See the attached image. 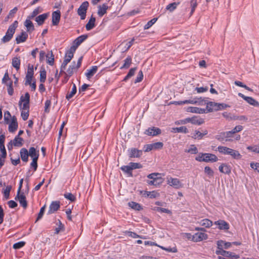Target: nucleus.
Returning <instances> with one entry per match:
<instances>
[{
  "mask_svg": "<svg viewBox=\"0 0 259 259\" xmlns=\"http://www.w3.org/2000/svg\"><path fill=\"white\" fill-rule=\"evenodd\" d=\"M218 249H221V248H224L228 249L232 245V243L225 242L223 240H219L217 242Z\"/></svg>",
  "mask_w": 259,
  "mask_h": 259,
  "instance_id": "c85d7f7f",
  "label": "nucleus"
},
{
  "mask_svg": "<svg viewBox=\"0 0 259 259\" xmlns=\"http://www.w3.org/2000/svg\"><path fill=\"white\" fill-rule=\"evenodd\" d=\"M129 166H130L131 170L133 171V170L135 169H139L142 168V165L140 164V163H136V162H130L128 164Z\"/></svg>",
  "mask_w": 259,
  "mask_h": 259,
  "instance_id": "49530a36",
  "label": "nucleus"
},
{
  "mask_svg": "<svg viewBox=\"0 0 259 259\" xmlns=\"http://www.w3.org/2000/svg\"><path fill=\"white\" fill-rule=\"evenodd\" d=\"M61 13L59 10L54 11L52 13V24L54 26L57 25L60 20Z\"/></svg>",
  "mask_w": 259,
  "mask_h": 259,
  "instance_id": "412c9836",
  "label": "nucleus"
},
{
  "mask_svg": "<svg viewBox=\"0 0 259 259\" xmlns=\"http://www.w3.org/2000/svg\"><path fill=\"white\" fill-rule=\"evenodd\" d=\"M28 153L29 156H30L32 159H34V158L38 159L39 155V151H36L34 147H30L29 149Z\"/></svg>",
  "mask_w": 259,
  "mask_h": 259,
  "instance_id": "cd10ccee",
  "label": "nucleus"
},
{
  "mask_svg": "<svg viewBox=\"0 0 259 259\" xmlns=\"http://www.w3.org/2000/svg\"><path fill=\"white\" fill-rule=\"evenodd\" d=\"M207 131L205 130L203 133H201L198 131H195L192 137L195 139L200 140L202 139L203 137L207 134Z\"/></svg>",
  "mask_w": 259,
  "mask_h": 259,
  "instance_id": "473e14b6",
  "label": "nucleus"
},
{
  "mask_svg": "<svg viewBox=\"0 0 259 259\" xmlns=\"http://www.w3.org/2000/svg\"><path fill=\"white\" fill-rule=\"evenodd\" d=\"M132 58L131 56H127L126 59L124 60V63L122 66L120 67V69L128 68L132 64Z\"/></svg>",
  "mask_w": 259,
  "mask_h": 259,
  "instance_id": "58836bf2",
  "label": "nucleus"
},
{
  "mask_svg": "<svg viewBox=\"0 0 259 259\" xmlns=\"http://www.w3.org/2000/svg\"><path fill=\"white\" fill-rule=\"evenodd\" d=\"M128 206L131 207L132 209H135L136 210H140L142 209V207L141 205L137 202L131 201L128 202Z\"/></svg>",
  "mask_w": 259,
  "mask_h": 259,
  "instance_id": "ea45409f",
  "label": "nucleus"
},
{
  "mask_svg": "<svg viewBox=\"0 0 259 259\" xmlns=\"http://www.w3.org/2000/svg\"><path fill=\"white\" fill-rule=\"evenodd\" d=\"M88 36L87 34L81 35L78 37H77L73 41V45L71 47H74L75 48V51L77 48L84 40H85Z\"/></svg>",
  "mask_w": 259,
  "mask_h": 259,
  "instance_id": "dca6fc26",
  "label": "nucleus"
},
{
  "mask_svg": "<svg viewBox=\"0 0 259 259\" xmlns=\"http://www.w3.org/2000/svg\"><path fill=\"white\" fill-rule=\"evenodd\" d=\"M171 132L174 133H188V130L186 126H181L179 127H173L171 128Z\"/></svg>",
  "mask_w": 259,
  "mask_h": 259,
  "instance_id": "72a5a7b5",
  "label": "nucleus"
},
{
  "mask_svg": "<svg viewBox=\"0 0 259 259\" xmlns=\"http://www.w3.org/2000/svg\"><path fill=\"white\" fill-rule=\"evenodd\" d=\"M223 256L228 258H239L240 257L239 255L238 254H236L232 252L226 251V252H223Z\"/></svg>",
  "mask_w": 259,
  "mask_h": 259,
  "instance_id": "79ce46f5",
  "label": "nucleus"
},
{
  "mask_svg": "<svg viewBox=\"0 0 259 259\" xmlns=\"http://www.w3.org/2000/svg\"><path fill=\"white\" fill-rule=\"evenodd\" d=\"M180 3L176 2L169 4L166 6V9L169 11V12H172L177 8L178 5Z\"/></svg>",
  "mask_w": 259,
  "mask_h": 259,
  "instance_id": "37998d69",
  "label": "nucleus"
},
{
  "mask_svg": "<svg viewBox=\"0 0 259 259\" xmlns=\"http://www.w3.org/2000/svg\"><path fill=\"white\" fill-rule=\"evenodd\" d=\"M39 13V8L37 7L35 8L32 12L30 14V15L28 17V18L29 19H32L34 17H37L36 16Z\"/></svg>",
  "mask_w": 259,
  "mask_h": 259,
  "instance_id": "052dcab7",
  "label": "nucleus"
},
{
  "mask_svg": "<svg viewBox=\"0 0 259 259\" xmlns=\"http://www.w3.org/2000/svg\"><path fill=\"white\" fill-rule=\"evenodd\" d=\"M120 169L125 174H127L129 177H133L132 170L129 165H123L120 167Z\"/></svg>",
  "mask_w": 259,
  "mask_h": 259,
  "instance_id": "a19ab883",
  "label": "nucleus"
},
{
  "mask_svg": "<svg viewBox=\"0 0 259 259\" xmlns=\"http://www.w3.org/2000/svg\"><path fill=\"white\" fill-rule=\"evenodd\" d=\"M76 91H77V90H76V85H75V84L73 83L71 91L67 94V95L66 96V99L67 100H69L76 93Z\"/></svg>",
  "mask_w": 259,
  "mask_h": 259,
  "instance_id": "4c0bfd02",
  "label": "nucleus"
},
{
  "mask_svg": "<svg viewBox=\"0 0 259 259\" xmlns=\"http://www.w3.org/2000/svg\"><path fill=\"white\" fill-rule=\"evenodd\" d=\"M12 142L14 146L20 147L23 145V139L18 136H16Z\"/></svg>",
  "mask_w": 259,
  "mask_h": 259,
  "instance_id": "e433bc0d",
  "label": "nucleus"
},
{
  "mask_svg": "<svg viewBox=\"0 0 259 259\" xmlns=\"http://www.w3.org/2000/svg\"><path fill=\"white\" fill-rule=\"evenodd\" d=\"M12 117L11 113L9 111H7L4 112V120L6 123H9L10 119L11 118H12Z\"/></svg>",
  "mask_w": 259,
  "mask_h": 259,
  "instance_id": "774afa93",
  "label": "nucleus"
},
{
  "mask_svg": "<svg viewBox=\"0 0 259 259\" xmlns=\"http://www.w3.org/2000/svg\"><path fill=\"white\" fill-rule=\"evenodd\" d=\"M189 123L190 122L193 124L200 125L204 122V120L203 118H200L197 116H193L192 117H189Z\"/></svg>",
  "mask_w": 259,
  "mask_h": 259,
  "instance_id": "4be33fe9",
  "label": "nucleus"
},
{
  "mask_svg": "<svg viewBox=\"0 0 259 259\" xmlns=\"http://www.w3.org/2000/svg\"><path fill=\"white\" fill-rule=\"evenodd\" d=\"M58 227H57L55 230V234H58L61 231H64L65 230L64 225L61 223V222L59 220L58 221Z\"/></svg>",
  "mask_w": 259,
  "mask_h": 259,
  "instance_id": "c03bdc74",
  "label": "nucleus"
},
{
  "mask_svg": "<svg viewBox=\"0 0 259 259\" xmlns=\"http://www.w3.org/2000/svg\"><path fill=\"white\" fill-rule=\"evenodd\" d=\"M157 20V18H154L148 21L146 24L145 25L144 29H148L150 28Z\"/></svg>",
  "mask_w": 259,
  "mask_h": 259,
  "instance_id": "864d4df0",
  "label": "nucleus"
},
{
  "mask_svg": "<svg viewBox=\"0 0 259 259\" xmlns=\"http://www.w3.org/2000/svg\"><path fill=\"white\" fill-rule=\"evenodd\" d=\"M60 207V202L59 201H53L49 206L48 211V214H52L57 211Z\"/></svg>",
  "mask_w": 259,
  "mask_h": 259,
  "instance_id": "f3484780",
  "label": "nucleus"
},
{
  "mask_svg": "<svg viewBox=\"0 0 259 259\" xmlns=\"http://www.w3.org/2000/svg\"><path fill=\"white\" fill-rule=\"evenodd\" d=\"M247 149L251 152L259 154V145L249 146L247 147Z\"/></svg>",
  "mask_w": 259,
  "mask_h": 259,
  "instance_id": "3c124183",
  "label": "nucleus"
},
{
  "mask_svg": "<svg viewBox=\"0 0 259 259\" xmlns=\"http://www.w3.org/2000/svg\"><path fill=\"white\" fill-rule=\"evenodd\" d=\"M195 160L199 162H214L218 160V158L213 154L200 153L195 157Z\"/></svg>",
  "mask_w": 259,
  "mask_h": 259,
  "instance_id": "7ed1b4c3",
  "label": "nucleus"
},
{
  "mask_svg": "<svg viewBox=\"0 0 259 259\" xmlns=\"http://www.w3.org/2000/svg\"><path fill=\"white\" fill-rule=\"evenodd\" d=\"M234 83L236 85H237L238 87H240L243 88H244L245 89H246L247 91H250V92H253V90L251 89H250V88H249L248 87H247L245 84H244L242 82H241L240 81H235Z\"/></svg>",
  "mask_w": 259,
  "mask_h": 259,
  "instance_id": "bf43d9fd",
  "label": "nucleus"
},
{
  "mask_svg": "<svg viewBox=\"0 0 259 259\" xmlns=\"http://www.w3.org/2000/svg\"><path fill=\"white\" fill-rule=\"evenodd\" d=\"M20 154L22 160L27 162L28 160V151L25 148H23L20 150Z\"/></svg>",
  "mask_w": 259,
  "mask_h": 259,
  "instance_id": "bb28decb",
  "label": "nucleus"
},
{
  "mask_svg": "<svg viewBox=\"0 0 259 259\" xmlns=\"http://www.w3.org/2000/svg\"><path fill=\"white\" fill-rule=\"evenodd\" d=\"M161 133V130L158 127H149L145 132V134L148 136H155L159 135Z\"/></svg>",
  "mask_w": 259,
  "mask_h": 259,
  "instance_id": "6ab92c4d",
  "label": "nucleus"
},
{
  "mask_svg": "<svg viewBox=\"0 0 259 259\" xmlns=\"http://www.w3.org/2000/svg\"><path fill=\"white\" fill-rule=\"evenodd\" d=\"M186 111L189 112L203 114L205 113V110L204 108H200L196 107H188Z\"/></svg>",
  "mask_w": 259,
  "mask_h": 259,
  "instance_id": "b1692460",
  "label": "nucleus"
},
{
  "mask_svg": "<svg viewBox=\"0 0 259 259\" xmlns=\"http://www.w3.org/2000/svg\"><path fill=\"white\" fill-rule=\"evenodd\" d=\"M15 200H18L20 205L24 208H26L27 207V202L26 201V197L24 193H18L15 197Z\"/></svg>",
  "mask_w": 259,
  "mask_h": 259,
  "instance_id": "9b49d317",
  "label": "nucleus"
},
{
  "mask_svg": "<svg viewBox=\"0 0 259 259\" xmlns=\"http://www.w3.org/2000/svg\"><path fill=\"white\" fill-rule=\"evenodd\" d=\"M89 4L87 1L84 2L79 6L77 10V14L80 17L81 20H84L86 17L87 9L89 7Z\"/></svg>",
  "mask_w": 259,
  "mask_h": 259,
  "instance_id": "6e6552de",
  "label": "nucleus"
},
{
  "mask_svg": "<svg viewBox=\"0 0 259 259\" xmlns=\"http://www.w3.org/2000/svg\"><path fill=\"white\" fill-rule=\"evenodd\" d=\"M208 235L203 232H197L193 235L192 241L195 242H200L207 239Z\"/></svg>",
  "mask_w": 259,
  "mask_h": 259,
  "instance_id": "9d476101",
  "label": "nucleus"
},
{
  "mask_svg": "<svg viewBox=\"0 0 259 259\" xmlns=\"http://www.w3.org/2000/svg\"><path fill=\"white\" fill-rule=\"evenodd\" d=\"M21 61L19 57H14L12 60V65L17 71H18L20 68Z\"/></svg>",
  "mask_w": 259,
  "mask_h": 259,
  "instance_id": "7c9ffc66",
  "label": "nucleus"
},
{
  "mask_svg": "<svg viewBox=\"0 0 259 259\" xmlns=\"http://www.w3.org/2000/svg\"><path fill=\"white\" fill-rule=\"evenodd\" d=\"M238 95L243 99L245 101H246L248 104L250 105H253L254 106H258L259 105V103L257 101L254 100L253 98L250 97H247L244 95L243 94L241 93H239Z\"/></svg>",
  "mask_w": 259,
  "mask_h": 259,
  "instance_id": "ddd939ff",
  "label": "nucleus"
},
{
  "mask_svg": "<svg viewBox=\"0 0 259 259\" xmlns=\"http://www.w3.org/2000/svg\"><path fill=\"white\" fill-rule=\"evenodd\" d=\"M127 234L129 236L133 238H140L143 239H146V237L145 236H142L138 235L136 233L131 232V231H128Z\"/></svg>",
  "mask_w": 259,
  "mask_h": 259,
  "instance_id": "0e129e2a",
  "label": "nucleus"
},
{
  "mask_svg": "<svg viewBox=\"0 0 259 259\" xmlns=\"http://www.w3.org/2000/svg\"><path fill=\"white\" fill-rule=\"evenodd\" d=\"M215 138L220 142L226 141V133L225 132H221L215 137Z\"/></svg>",
  "mask_w": 259,
  "mask_h": 259,
  "instance_id": "5fc2aeb1",
  "label": "nucleus"
},
{
  "mask_svg": "<svg viewBox=\"0 0 259 259\" xmlns=\"http://www.w3.org/2000/svg\"><path fill=\"white\" fill-rule=\"evenodd\" d=\"M51 104V100H47L46 101L45 103V112L46 113H49L50 112Z\"/></svg>",
  "mask_w": 259,
  "mask_h": 259,
  "instance_id": "69168bd1",
  "label": "nucleus"
},
{
  "mask_svg": "<svg viewBox=\"0 0 259 259\" xmlns=\"http://www.w3.org/2000/svg\"><path fill=\"white\" fill-rule=\"evenodd\" d=\"M49 16L48 13H44L36 17L35 21L38 25H42Z\"/></svg>",
  "mask_w": 259,
  "mask_h": 259,
  "instance_id": "5701e85b",
  "label": "nucleus"
},
{
  "mask_svg": "<svg viewBox=\"0 0 259 259\" xmlns=\"http://www.w3.org/2000/svg\"><path fill=\"white\" fill-rule=\"evenodd\" d=\"M47 73L45 70L40 71V81L41 83L45 82L46 79Z\"/></svg>",
  "mask_w": 259,
  "mask_h": 259,
  "instance_id": "e2e57ef3",
  "label": "nucleus"
},
{
  "mask_svg": "<svg viewBox=\"0 0 259 259\" xmlns=\"http://www.w3.org/2000/svg\"><path fill=\"white\" fill-rule=\"evenodd\" d=\"M204 172L205 174L208 176V177L211 178L213 176L214 172L213 170L209 166H206L204 167Z\"/></svg>",
  "mask_w": 259,
  "mask_h": 259,
  "instance_id": "de8ad7c7",
  "label": "nucleus"
},
{
  "mask_svg": "<svg viewBox=\"0 0 259 259\" xmlns=\"http://www.w3.org/2000/svg\"><path fill=\"white\" fill-rule=\"evenodd\" d=\"M128 156L130 158H139L142 155V151L133 148L128 149Z\"/></svg>",
  "mask_w": 259,
  "mask_h": 259,
  "instance_id": "4468645a",
  "label": "nucleus"
},
{
  "mask_svg": "<svg viewBox=\"0 0 259 259\" xmlns=\"http://www.w3.org/2000/svg\"><path fill=\"white\" fill-rule=\"evenodd\" d=\"M167 184L176 189H179L183 187L181 181L178 178L172 177L167 178Z\"/></svg>",
  "mask_w": 259,
  "mask_h": 259,
  "instance_id": "1a4fd4ad",
  "label": "nucleus"
},
{
  "mask_svg": "<svg viewBox=\"0 0 259 259\" xmlns=\"http://www.w3.org/2000/svg\"><path fill=\"white\" fill-rule=\"evenodd\" d=\"M136 70H137L136 67L131 68L130 70V71H128L127 75L124 77V78L123 79V81H126L130 78H131L132 76H133L135 74V71Z\"/></svg>",
  "mask_w": 259,
  "mask_h": 259,
  "instance_id": "a18cd8bd",
  "label": "nucleus"
},
{
  "mask_svg": "<svg viewBox=\"0 0 259 259\" xmlns=\"http://www.w3.org/2000/svg\"><path fill=\"white\" fill-rule=\"evenodd\" d=\"M82 59V56L79 57L76 64L75 61H73L67 69L66 72L64 71V72H62L61 73H64L66 75V82L68 81L69 78L73 75L74 72L81 66Z\"/></svg>",
  "mask_w": 259,
  "mask_h": 259,
  "instance_id": "f03ea898",
  "label": "nucleus"
},
{
  "mask_svg": "<svg viewBox=\"0 0 259 259\" xmlns=\"http://www.w3.org/2000/svg\"><path fill=\"white\" fill-rule=\"evenodd\" d=\"M75 52V48L74 47H70V48L66 51L64 61L61 66L60 74H61L62 72H64V70L66 69L67 65L73 58Z\"/></svg>",
  "mask_w": 259,
  "mask_h": 259,
  "instance_id": "20e7f679",
  "label": "nucleus"
},
{
  "mask_svg": "<svg viewBox=\"0 0 259 259\" xmlns=\"http://www.w3.org/2000/svg\"><path fill=\"white\" fill-rule=\"evenodd\" d=\"M28 37V34L26 32L23 31L20 34L18 35L16 37L17 44H20L25 41Z\"/></svg>",
  "mask_w": 259,
  "mask_h": 259,
  "instance_id": "393cba45",
  "label": "nucleus"
},
{
  "mask_svg": "<svg viewBox=\"0 0 259 259\" xmlns=\"http://www.w3.org/2000/svg\"><path fill=\"white\" fill-rule=\"evenodd\" d=\"M187 152L191 154H197L198 149L194 145H192Z\"/></svg>",
  "mask_w": 259,
  "mask_h": 259,
  "instance_id": "338daca9",
  "label": "nucleus"
},
{
  "mask_svg": "<svg viewBox=\"0 0 259 259\" xmlns=\"http://www.w3.org/2000/svg\"><path fill=\"white\" fill-rule=\"evenodd\" d=\"M96 19L93 16H92L89 22L85 25L87 30L89 31L93 29L95 27Z\"/></svg>",
  "mask_w": 259,
  "mask_h": 259,
  "instance_id": "c756f323",
  "label": "nucleus"
},
{
  "mask_svg": "<svg viewBox=\"0 0 259 259\" xmlns=\"http://www.w3.org/2000/svg\"><path fill=\"white\" fill-rule=\"evenodd\" d=\"M225 133H226V142L233 141V140L231 138L234 137V135L233 134L232 131H230L226 132H225Z\"/></svg>",
  "mask_w": 259,
  "mask_h": 259,
  "instance_id": "680f3d73",
  "label": "nucleus"
},
{
  "mask_svg": "<svg viewBox=\"0 0 259 259\" xmlns=\"http://www.w3.org/2000/svg\"><path fill=\"white\" fill-rule=\"evenodd\" d=\"M18 124L17 118L13 116L12 117L11 121L9 123L8 130L10 133H14L18 128Z\"/></svg>",
  "mask_w": 259,
  "mask_h": 259,
  "instance_id": "f8f14e48",
  "label": "nucleus"
},
{
  "mask_svg": "<svg viewBox=\"0 0 259 259\" xmlns=\"http://www.w3.org/2000/svg\"><path fill=\"white\" fill-rule=\"evenodd\" d=\"M64 197L71 201V202H74L76 200V197L71 193H66L64 194Z\"/></svg>",
  "mask_w": 259,
  "mask_h": 259,
  "instance_id": "603ef678",
  "label": "nucleus"
},
{
  "mask_svg": "<svg viewBox=\"0 0 259 259\" xmlns=\"http://www.w3.org/2000/svg\"><path fill=\"white\" fill-rule=\"evenodd\" d=\"M190 4V7L191 8V13H190V14L191 15L193 14V13L195 11V9L196 8V7H197L198 4H197V0H191Z\"/></svg>",
  "mask_w": 259,
  "mask_h": 259,
  "instance_id": "8fccbe9b",
  "label": "nucleus"
},
{
  "mask_svg": "<svg viewBox=\"0 0 259 259\" xmlns=\"http://www.w3.org/2000/svg\"><path fill=\"white\" fill-rule=\"evenodd\" d=\"M199 224L202 226L209 228L212 226L213 223L211 221L208 219H204L202 220L200 222Z\"/></svg>",
  "mask_w": 259,
  "mask_h": 259,
  "instance_id": "f704fd0d",
  "label": "nucleus"
},
{
  "mask_svg": "<svg viewBox=\"0 0 259 259\" xmlns=\"http://www.w3.org/2000/svg\"><path fill=\"white\" fill-rule=\"evenodd\" d=\"M21 116L23 119V120L25 121L26 120L29 116V110H24V109H21Z\"/></svg>",
  "mask_w": 259,
  "mask_h": 259,
  "instance_id": "4d7b16f0",
  "label": "nucleus"
},
{
  "mask_svg": "<svg viewBox=\"0 0 259 259\" xmlns=\"http://www.w3.org/2000/svg\"><path fill=\"white\" fill-rule=\"evenodd\" d=\"M24 25L26 27L27 31H32L34 30V25L29 18L25 20Z\"/></svg>",
  "mask_w": 259,
  "mask_h": 259,
  "instance_id": "c9c22d12",
  "label": "nucleus"
},
{
  "mask_svg": "<svg viewBox=\"0 0 259 259\" xmlns=\"http://www.w3.org/2000/svg\"><path fill=\"white\" fill-rule=\"evenodd\" d=\"M218 150L220 153L225 155H229L235 159H240L242 157V155L238 151L226 146H219L218 147Z\"/></svg>",
  "mask_w": 259,
  "mask_h": 259,
  "instance_id": "f257e3e1",
  "label": "nucleus"
},
{
  "mask_svg": "<svg viewBox=\"0 0 259 259\" xmlns=\"http://www.w3.org/2000/svg\"><path fill=\"white\" fill-rule=\"evenodd\" d=\"M26 243L25 241H19L18 242L15 243L13 244V247L15 249H19L23 247Z\"/></svg>",
  "mask_w": 259,
  "mask_h": 259,
  "instance_id": "13d9d810",
  "label": "nucleus"
},
{
  "mask_svg": "<svg viewBox=\"0 0 259 259\" xmlns=\"http://www.w3.org/2000/svg\"><path fill=\"white\" fill-rule=\"evenodd\" d=\"M207 98H194L191 100V102H189L192 104H197L200 106H204L207 104L208 101Z\"/></svg>",
  "mask_w": 259,
  "mask_h": 259,
  "instance_id": "2eb2a0df",
  "label": "nucleus"
},
{
  "mask_svg": "<svg viewBox=\"0 0 259 259\" xmlns=\"http://www.w3.org/2000/svg\"><path fill=\"white\" fill-rule=\"evenodd\" d=\"M219 169L221 172L225 174H229L231 171L230 166L226 163H223L220 165L219 167Z\"/></svg>",
  "mask_w": 259,
  "mask_h": 259,
  "instance_id": "a878e982",
  "label": "nucleus"
},
{
  "mask_svg": "<svg viewBox=\"0 0 259 259\" xmlns=\"http://www.w3.org/2000/svg\"><path fill=\"white\" fill-rule=\"evenodd\" d=\"M108 8V6L105 4H103L102 6H100L98 11V15L100 17H102L106 13Z\"/></svg>",
  "mask_w": 259,
  "mask_h": 259,
  "instance_id": "2f4dec72",
  "label": "nucleus"
},
{
  "mask_svg": "<svg viewBox=\"0 0 259 259\" xmlns=\"http://www.w3.org/2000/svg\"><path fill=\"white\" fill-rule=\"evenodd\" d=\"M98 66H92L90 69L87 70L85 75L88 79H90L97 72Z\"/></svg>",
  "mask_w": 259,
  "mask_h": 259,
  "instance_id": "aec40b11",
  "label": "nucleus"
},
{
  "mask_svg": "<svg viewBox=\"0 0 259 259\" xmlns=\"http://www.w3.org/2000/svg\"><path fill=\"white\" fill-rule=\"evenodd\" d=\"M214 224L218 226L220 230H228L229 229V224L224 220H220L214 222Z\"/></svg>",
  "mask_w": 259,
  "mask_h": 259,
  "instance_id": "a211bd4d",
  "label": "nucleus"
},
{
  "mask_svg": "<svg viewBox=\"0 0 259 259\" xmlns=\"http://www.w3.org/2000/svg\"><path fill=\"white\" fill-rule=\"evenodd\" d=\"M226 107V105L223 103H218L213 102L207 101L205 110V113L211 112L214 111H218L224 109Z\"/></svg>",
  "mask_w": 259,
  "mask_h": 259,
  "instance_id": "423d86ee",
  "label": "nucleus"
},
{
  "mask_svg": "<svg viewBox=\"0 0 259 259\" xmlns=\"http://www.w3.org/2000/svg\"><path fill=\"white\" fill-rule=\"evenodd\" d=\"M30 95L28 93H26L24 96H21L19 103L20 109H29Z\"/></svg>",
  "mask_w": 259,
  "mask_h": 259,
  "instance_id": "0eeeda50",
  "label": "nucleus"
},
{
  "mask_svg": "<svg viewBox=\"0 0 259 259\" xmlns=\"http://www.w3.org/2000/svg\"><path fill=\"white\" fill-rule=\"evenodd\" d=\"M46 57L48 58L47 63L50 65H53L54 62V58L52 52L50 54H48Z\"/></svg>",
  "mask_w": 259,
  "mask_h": 259,
  "instance_id": "6e6d98bb",
  "label": "nucleus"
},
{
  "mask_svg": "<svg viewBox=\"0 0 259 259\" xmlns=\"http://www.w3.org/2000/svg\"><path fill=\"white\" fill-rule=\"evenodd\" d=\"M17 25L18 22L17 21H14L12 24L10 25L5 35L1 39L2 42L6 43L9 42L12 39Z\"/></svg>",
  "mask_w": 259,
  "mask_h": 259,
  "instance_id": "39448f33",
  "label": "nucleus"
},
{
  "mask_svg": "<svg viewBox=\"0 0 259 259\" xmlns=\"http://www.w3.org/2000/svg\"><path fill=\"white\" fill-rule=\"evenodd\" d=\"M12 189L11 186H7L4 191V196L6 199H8L10 196V193Z\"/></svg>",
  "mask_w": 259,
  "mask_h": 259,
  "instance_id": "09e8293b",
  "label": "nucleus"
}]
</instances>
